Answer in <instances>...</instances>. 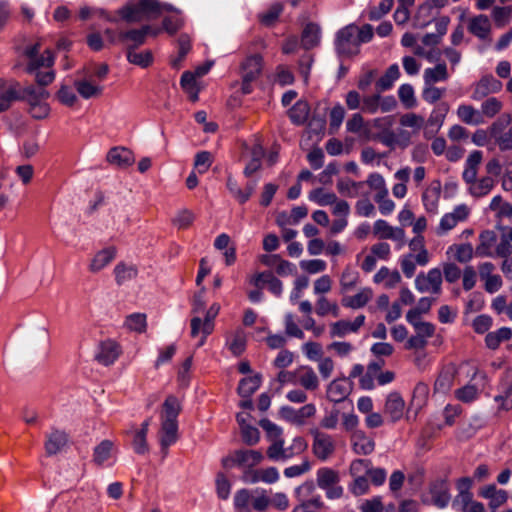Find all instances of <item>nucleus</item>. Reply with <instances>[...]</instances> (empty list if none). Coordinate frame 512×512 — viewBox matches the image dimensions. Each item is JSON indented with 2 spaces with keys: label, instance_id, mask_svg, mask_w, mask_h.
<instances>
[{
  "label": "nucleus",
  "instance_id": "1",
  "mask_svg": "<svg viewBox=\"0 0 512 512\" xmlns=\"http://www.w3.org/2000/svg\"><path fill=\"white\" fill-rule=\"evenodd\" d=\"M49 97L50 93L46 88L32 84L19 91V101L27 104V112L35 120H43L49 116L51 111Z\"/></svg>",
  "mask_w": 512,
  "mask_h": 512
},
{
  "label": "nucleus",
  "instance_id": "2",
  "mask_svg": "<svg viewBox=\"0 0 512 512\" xmlns=\"http://www.w3.org/2000/svg\"><path fill=\"white\" fill-rule=\"evenodd\" d=\"M161 13L162 5L158 0H136L118 10L121 19L127 23L156 19Z\"/></svg>",
  "mask_w": 512,
  "mask_h": 512
},
{
  "label": "nucleus",
  "instance_id": "3",
  "mask_svg": "<svg viewBox=\"0 0 512 512\" xmlns=\"http://www.w3.org/2000/svg\"><path fill=\"white\" fill-rule=\"evenodd\" d=\"M334 48L341 57H350L359 53L360 45L355 24L346 25L337 31Z\"/></svg>",
  "mask_w": 512,
  "mask_h": 512
},
{
  "label": "nucleus",
  "instance_id": "4",
  "mask_svg": "<svg viewBox=\"0 0 512 512\" xmlns=\"http://www.w3.org/2000/svg\"><path fill=\"white\" fill-rule=\"evenodd\" d=\"M489 134L501 151L512 149V117L502 114L489 127Z\"/></svg>",
  "mask_w": 512,
  "mask_h": 512
},
{
  "label": "nucleus",
  "instance_id": "5",
  "mask_svg": "<svg viewBox=\"0 0 512 512\" xmlns=\"http://www.w3.org/2000/svg\"><path fill=\"white\" fill-rule=\"evenodd\" d=\"M284 445L285 440L278 441V443H276L274 446H269L266 452L267 457L275 462H284L296 455L301 454L308 447L306 440L301 436L295 437L289 447H284Z\"/></svg>",
  "mask_w": 512,
  "mask_h": 512
},
{
  "label": "nucleus",
  "instance_id": "6",
  "mask_svg": "<svg viewBox=\"0 0 512 512\" xmlns=\"http://www.w3.org/2000/svg\"><path fill=\"white\" fill-rule=\"evenodd\" d=\"M264 456L258 450L239 449L222 459V465L225 468L238 466L242 468H253L261 463Z\"/></svg>",
  "mask_w": 512,
  "mask_h": 512
},
{
  "label": "nucleus",
  "instance_id": "7",
  "mask_svg": "<svg viewBox=\"0 0 512 512\" xmlns=\"http://www.w3.org/2000/svg\"><path fill=\"white\" fill-rule=\"evenodd\" d=\"M313 437L312 452L314 456L321 460H328L335 452L336 445L333 437L318 428L310 429Z\"/></svg>",
  "mask_w": 512,
  "mask_h": 512
},
{
  "label": "nucleus",
  "instance_id": "8",
  "mask_svg": "<svg viewBox=\"0 0 512 512\" xmlns=\"http://www.w3.org/2000/svg\"><path fill=\"white\" fill-rule=\"evenodd\" d=\"M263 66V58L259 54H254L245 59L242 63V86L243 94H250L252 92V82H254L260 75Z\"/></svg>",
  "mask_w": 512,
  "mask_h": 512
},
{
  "label": "nucleus",
  "instance_id": "9",
  "mask_svg": "<svg viewBox=\"0 0 512 512\" xmlns=\"http://www.w3.org/2000/svg\"><path fill=\"white\" fill-rule=\"evenodd\" d=\"M159 32V29H154L150 25H143L138 29H130L120 32L118 38L119 42L126 45V50L137 49L146 42L148 35L156 36Z\"/></svg>",
  "mask_w": 512,
  "mask_h": 512
},
{
  "label": "nucleus",
  "instance_id": "10",
  "mask_svg": "<svg viewBox=\"0 0 512 512\" xmlns=\"http://www.w3.org/2000/svg\"><path fill=\"white\" fill-rule=\"evenodd\" d=\"M442 272L439 268L430 269L427 274L419 273L415 279V288L420 293L430 292L439 295L442 291Z\"/></svg>",
  "mask_w": 512,
  "mask_h": 512
},
{
  "label": "nucleus",
  "instance_id": "11",
  "mask_svg": "<svg viewBox=\"0 0 512 512\" xmlns=\"http://www.w3.org/2000/svg\"><path fill=\"white\" fill-rule=\"evenodd\" d=\"M428 493L430 503L439 509H444L451 501L450 485L447 479L437 478L429 483Z\"/></svg>",
  "mask_w": 512,
  "mask_h": 512
},
{
  "label": "nucleus",
  "instance_id": "12",
  "mask_svg": "<svg viewBox=\"0 0 512 512\" xmlns=\"http://www.w3.org/2000/svg\"><path fill=\"white\" fill-rule=\"evenodd\" d=\"M279 413L286 421L301 426L305 424L307 418H311L315 415L316 407L312 403L306 404L299 409H294L291 406H283Z\"/></svg>",
  "mask_w": 512,
  "mask_h": 512
},
{
  "label": "nucleus",
  "instance_id": "13",
  "mask_svg": "<svg viewBox=\"0 0 512 512\" xmlns=\"http://www.w3.org/2000/svg\"><path fill=\"white\" fill-rule=\"evenodd\" d=\"M373 232L380 239H390L399 243L398 248H402L405 244V231L399 227H392L383 219L375 221Z\"/></svg>",
  "mask_w": 512,
  "mask_h": 512
},
{
  "label": "nucleus",
  "instance_id": "14",
  "mask_svg": "<svg viewBox=\"0 0 512 512\" xmlns=\"http://www.w3.org/2000/svg\"><path fill=\"white\" fill-rule=\"evenodd\" d=\"M362 466L365 467L366 473L374 486H381L385 483L387 477L386 470L384 468H372L370 460L367 459L354 460L350 465V473L355 475Z\"/></svg>",
  "mask_w": 512,
  "mask_h": 512
},
{
  "label": "nucleus",
  "instance_id": "15",
  "mask_svg": "<svg viewBox=\"0 0 512 512\" xmlns=\"http://www.w3.org/2000/svg\"><path fill=\"white\" fill-rule=\"evenodd\" d=\"M502 89V83L493 75L483 76L474 86L471 98L479 101L490 94L499 92Z\"/></svg>",
  "mask_w": 512,
  "mask_h": 512
},
{
  "label": "nucleus",
  "instance_id": "16",
  "mask_svg": "<svg viewBox=\"0 0 512 512\" xmlns=\"http://www.w3.org/2000/svg\"><path fill=\"white\" fill-rule=\"evenodd\" d=\"M365 319V315L361 314L358 315L352 322L347 320H339L337 322H334L330 325V336L332 338H342L349 333H357L359 329L364 325Z\"/></svg>",
  "mask_w": 512,
  "mask_h": 512
},
{
  "label": "nucleus",
  "instance_id": "17",
  "mask_svg": "<svg viewBox=\"0 0 512 512\" xmlns=\"http://www.w3.org/2000/svg\"><path fill=\"white\" fill-rule=\"evenodd\" d=\"M121 354L120 346L113 340H105L98 345L95 359L102 365L113 364Z\"/></svg>",
  "mask_w": 512,
  "mask_h": 512
},
{
  "label": "nucleus",
  "instance_id": "18",
  "mask_svg": "<svg viewBox=\"0 0 512 512\" xmlns=\"http://www.w3.org/2000/svg\"><path fill=\"white\" fill-rule=\"evenodd\" d=\"M252 283L259 289H263L267 286L268 290L276 297H280L283 293L282 281L279 280L271 271L257 273L253 277Z\"/></svg>",
  "mask_w": 512,
  "mask_h": 512
},
{
  "label": "nucleus",
  "instance_id": "19",
  "mask_svg": "<svg viewBox=\"0 0 512 512\" xmlns=\"http://www.w3.org/2000/svg\"><path fill=\"white\" fill-rule=\"evenodd\" d=\"M352 385L350 381L343 377L333 380L327 388V398L334 403L344 401L350 394Z\"/></svg>",
  "mask_w": 512,
  "mask_h": 512
},
{
  "label": "nucleus",
  "instance_id": "20",
  "mask_svg": "<svg viewBox=\"0 0 512 512\" xmlns=\"http://www.w3.org/2000/svg\"><path fill=\"white\" fill-rule=\"evenodd\" d=\"M468 31L480 40H488L491 33V22L487 15L480 14L468 20Z\"/></svg>",
  "mask_w": 512,
  "mask_h": 512
},
{
  "label": "nucleus",
  "instance_id": "21",
  "mask_svg": "<svg viewBox=\"0 0 512 512\" xmlns=\"http://www.w3.org/2000/svg\"><path fill=\"white\" fill-rule=\"evenodd\" d=\"M455 376L456 369L454 365L449 364L444 366L435 380L434 392L440 394L448 393L454 384Z\"/></svg>",
  "mask_w": 512,
  "mask_h": 512
},
{
  "label": "nucleus",
  "instance_id": "22",
  "mask_svg": "<svg viewBox=\"0 0 512 512\" xmlns=\"http://www.w3.org/2000/svg\"><path fill=\"white\" fill-rule=\"evenodd\" d=\"M107 161L120 168H127L135 162L134 154L125 147H114L107 153Z\"/></svg>",
  "mask_w": 512,
  "mask_h": 512
},
{
  "label": "nucleus",
  "instance_id": "23",
  "mask_svg": "<svg viewBox=\"0 0 512 512\" xmlns=\"http://www.w3.org/2000/svg\"><path fill=\"white\" fill-rule=\"evenodd\" d=\"M479 244L476 247V255L479 257H494L497 243V235L492 230H484L479 234Z\"/></svg>",
  "mask_w": 512,
  "mask_h": 512
},
{
  "label": "nucleus",
  "instance_id": "24",
  "mask_svg": "<svg viewBox=\"0 0 512 512\" xmlns=\"http://www.w3.org/2000/svg\"><path fill=\"white\" fill-rule=\"evenodd\" d=\"M353 451L358 455H369L375 449V442L362 430H355L351 436Z\"/></svg>",
  "mask_w": 512,
  "mask_h": 512
},
{
  "label": "nucleus",
  "instance_id": "25",
  "mask_svg": "<svg viewBox=\"0 0 512 512\" xmlns=\"http://www.w3.org/2000/svg\"><path fill=\"white\" fill-rule=\"evenodd\" d=\"M178 438V421L161 420L160 445L162 450H167Z\"/></svg>",
  "mask_w": 512,
  "mask_h": 512
},
{
  "label": "nucleus",
  "instance_id": "26",
  "mask_svg": "<svg viewBox=\"0 0 512 512\" xmlns=\"http://www.w3.org/2000/svg\"><path fill=\"white\" fill-rule=\"evenodd\" d=\"M405 402L398 392H391L386 399L384 411L391 418L392 422H396L403 416Z\"/></svg>",
  "mask_w": 512,
  "mask_h": 512
},
{
  "label": "nucleus",
  "instance_id": "27",
  "mask_svg": "<svg viewBox=\"0 0 512 512\" xmlns=\"http://www.w3.org/2000/svg\"><path fill=\"white\" fill-rule=\"evenodd\" d=\"M321 40V29L316 23L306 24L301 35V45L304 49L310 50L319 45Z\"/></svg>",
  "mask_w": 512,
  "mask_h": 512
},
{
  "label": "nucleus",
  "instance_id": "28",
  "mask_svg": "<svg viewBox=\"0 0 512 512\" xmlns=\"http://www.w3.org/2000/svg\"><path fill=\"white\" fill-rule=\"evenodd\" d=\"M54 55L50 49H46L43 54L37 55L35 58H32L28 61L25 72L28 74H33L40 70L41 68H52L54 65Z\"/></svg>",
  "mask_w": 512,
  "mask_h": 512
},
{
  "label": "nucleus",
  "instance_id": "29",
  "mask_svg": "<svg viewBox=\"0 0 512 512\" xmlns=\"http://www.w3.org/2000/svg\"><path fill=\"white\" fill-rule=\"evenodd\" d=\"M116 256L115 247H107L95 254L89 265V270L93 273L99 272L114 260Z\"/></svg>",
  "mask_w": 512,
  "mask_h": 512
},
{
  "label": "nucleus",
  "instance_id": "30",
  "mask_svg": "<svg viewBox=\"0 0 512 512\" xmlns=\"http://www.w3.org/2000/svg\"><path fill=\"white\" fill-rule=\"evenodd\" d=\"M441 194V184L439 181L433 182L422 194V202L428 212L435 213L438 207V201Z\"/></svg>",
  "mask_w": 512,
  "mask_h": 512
},
{
  "label": "nucleus",
  "instance_id": "31",
  "mask_svg": "<svg viewBox=\"0 0 512 512\" xmlns=\"http://www.w3.org/2000/svg\"><path fill=\"white\" fill-rule=\"evenodd\" d=\"M74 87L78 94L84 99L100 96L103 92L102 86L95 84L88 79L75 80Z\"/></svg>",
  "mask_w": 512,
  "mask_h": 512
},
{
  "label": "nucleus",
  "instance_id": "32",
  "mask_svg": "<svg viewBox=\"0 0 512 512\" xmlns=\"http://www.w3.org/2000/svg\"><path fill=\"white\" fill-rule=\"evenodd\" d=\"M400 77V70L397 64L388 67L384 75H382L375 83L377 92L381 93L391 89L394 82Z\"/></svg>",
  "mask_w": 512,
  "mask_h": 512
},
{
  "label": "nucleus",
  "instance_id": "33",
  "mask_svg": "<svg viewBox=\"0 0 512 512\" xmlns=\"http://www.w3.org/2000/svg\"><path fill=\"white\" fill-rule=\"evenodd\" d=\"M316 481L320 489H327L329 486L338 484L340 481L339 473L329 467L319 468L316 472Z\"/></svg>",
  "mask_w": 512,
  "mask_h": 512
},
{
  "label": "nucleus",
  "instance_id": "34",
  "mask_svg": "<svg viewBox=\"0 0 512 512\" xmlns=\"http://www.w3.org/2000/svg\"><path fill=\"white\" fill-rule=\"evenodd\" d=\"M457 116L459 119L468 125H479L484 123L479 110L471 105L462 104L457 108Z\"/></svg>",
  "mask_w": 512,
  "mask_h": 512
},
{
  "label": "nucleus",
  "instance_id": "35",
  "mask_svg": "<svg viewBox=\"0 0 512 512\" xmlns=\"http://www.w3.org/2000/svg\"><path fill=\"white\" fill-rule=\"evenodd\" d=\"M67 435L63 431L55 430L48 435L45 442V449L48 455L58 453L67 443Z\"/></svg>",
  "mask_w": 512,
  "mask_h": 512
},
{
  "label": "nucleus",
  "instance_id": "36",
  "mask_svg": "<svg viewBox=\"0 0 512 512\" xmlns=\"http://www.w3.org/2000/svg\"><path fill=\"white\" fill-rule=\"evenodd\" d=\"M449 75L445 63H439L433 68H426L424 71V84L433 85L436 82L446 81Z\"/></svg>",
  "mask_w": 512,
  "mask_h": 512
},
{
  "label": "nucleus",
  "instance_id": "37",
  "mask_svg": "<svg viewBox=\"0 0 512 512\" xmlns=\"http://www.w3.org/2000/svg\"><path fill=\"white\" fill-rule=\"evenodd\" d=\"M310 113L309 104L306 101H297L289 110V118L296 125H303Z\"/></svg>",
  "mask_w": 512,
  "mask_h": 512
},
{
  "label": "nucleus",
  "instance_id": "38",
  "mask_svg": "<svg viewBox=\"0 0 512 512\" xmlns=\"http://www.w3.org/2000/svg\"><path fill=\"white\" fill-rule=\"evenodd\" d=\"M512 337V330L508 327H501L496 331L489 332L485 337L486 346L489 349L495 350L504 341Z\"/></svg>",
  "mask_w": 512,
  "mask_h": 512
},
{
  "label": "nucleus",
  "instance_id": "39",
  "mask_svg": "<svg viewBox=\"0 0 512 512\" xmlns=\"http://www.w3.org/2000/svg\"><path fill=\"white\" fill-rule=\"evenodd\" d=\"M372 297V290L370 288H363L354 296L342 299V305L352 309L364 307Z\"/></svg>",
  "mask_w": 512,
  "mask_h": 512
},
{
  "label": "nucleus",
  "instance_id": "40",
  "mask_svg": "<svg viewBox=\"0 0 512 512\" xmlns=\"http://www.w3.org/2000/svg\"><path fill=\"white\" fill-rule=\"evenodd\" d=\"M299 372H301V374L297 378V383L306 390H316L318 388L319 380L312 367L302 366Z\"/></svg>",
  "mask_w": 512,
  "mask_h": 512
},
{
  "label": "nucleus",
  "instance_id": "41",
  "mask_svg": "<svg viewBox=\"0 0 512 512\" xmlns=\"http://www.w3.org/2000/svg\"><path fill=\"white\" fill-rule=\"evenodd\" d=\"M19 83L14 81L7 89L0 93V113L7 111L14 101H19Z\"/></svg>",
  "mask_w": 512,
  "mask_h": 512
},
{
  "label": "nucleus",
  "instance_id": "42",
  "mask_svg": "<svg viewBox=\"0 0 512 512\" xmlns=\"http://www.w3.org/2000/svg\"><path fill=\"white\" fill-rule=\"evenodd\" d=\"M260 385L261 376L258 374L243 378L238 385V394L242 398H249L260 387Z\"/></svg>",
  "mask_w": 512,
  "mask_h": 512
},
{
  "label": "nucleus",
  "instance_id": "43",
  "mask_svg": "<svg viewBox=\"0 0 512 512\" xmlns=\"http://www.w3.org/2000/svg\"><path fill=\"white\" fill-rule=\"evenodd\" d=\"M181 411V405L177 397L169 395L163 403V412L161 420L177 421L178 415Z\"/></svg>",
  "mask_w": 512,
  "mask_h": 512
},
{
  "label": "nucleus",
  "instance_id": "44",
  "mask_svg": "<svg viewBox=\"0 0 512 512\" xmlns=\"http://www.w3.org/2000/svg\"><path fill=\"white\" fill-rule=\"evenodd\" d=\"M115 280L118 285H122L127 281L134 279L138 270L134 265H127L123 262L118 263L114 268Z\"/></svg>",
  "mask_w": 512,
  "mask_h": 512
},
{
  "label": "nucleus",
  "instance_id": "45",
  "mask_svg": "<svg viewBox=\"0 0 512 512\" xmlns=\"http://www.w3.org/2000/svg\"><path fill=\"white\" fill-rule=\"evenodd\" d=\"M283 12V4L277 2L272 4L267 10L258 15L260 23L266 27L273 26L281 13Z\"/></svg>",
  "mask_w": 512,
  "mask_h": 512
},
{
  "label": "nucleus",
  "instance_id": "46",
  "mask_svg": "<svg viewBox=\"0 0 512 512\" xmlns=\"http://www.w3.org/2000/svg\"><path fill=\"white\" fill-rule=\"evenodd\" d=\"M259 425L266 432L268 440L271 441V444L269 446H274L276 443H278V441H284V438L282 437V428L273 423L272 421H270L269 419H261L259 421Z\"/></svg>",
  "mask_w": 512,
  "mask_h": 512
},
{
  "label": "nucleus",
  "instance_id": "47",
  "mask_svg": "<svg viewBox=\"0 0 512 512\" xmlns=\"http://www.w3.org/2000/svg\"><path fill=\"white\" fill-rule=\"evenodd\" d=\"M494 185L495 181L493 178L489 176L482 177L470 186V193L474 197H483L493 189Z\"/></svg>",
  "mask_w": 512,
  "mask_h": 512
},
{
  "label": "nucleus",
  "instance_id": "48",
  "mask_svg": "<svg viewBox=\"0 0 512 512\" xmlns=\"http://www.w3.org/2000/svg\"><path fill=\"white\" fill-rule=\"evenodd\" d=\"M429 391L428 384L424 382L417 383L413 390L411 405L417 410L421 409L427 403Z\"/></svg>",
  "mask_w": 512,
  "mask_h": 512
},
{
  "label": "nucleus",
  "instance_id": "49",
  "mask_svg": "<svg viewBox=\"0 0 512 512\" xmlns=\"http://www.w3.org/2000/svg\"><path fill=\"white\" fill-rule=\"evenodd\" d=\"M136 49H128L127 50V60L134 64V65H138L142 68H146L148 67L152 61H153V56H152V53L150 50H145V51H142V52H136L135 51Z\"/></svg>",
  "mask_w": 512,
  "mask_h": 512
},
{
  "label": "nucleus",
  "instance_id": "50",
  "mask_svg": "<svg viewBox=\"0 0 512 512\" xmlns=\"http://www.w3.org/2000/svg\"><path fill=\"white\" fill-rule=\"evenodd\" d=\"M220 306L218 304H212L207 310L204 321H203V338L199 343V346L204 344L205 338L212 333L214 329V319L218 315Z\"/></svg>",
  "mask_w": 512,
  "mask_h": 512
},
{
  "label": "nucleus",
  "instance_id": "51",
  "mask_svg": "<svg viewBox=\"0 0 512 512\" xmlns=\"http://www.w3.org/2000/svg\"><path fill=\"white\" fill-rule=\"evenodd\" d=\"M503 108V103L496 97H489L481 104V116H485L487 118H493Z\"/></svg>",
  "mask_w": 512,
  "mask_h": 512
},
{
  "label": "nucleus",
  "instance_id": "52",
  "mask_svg": "<svg viewBox=\"0 0 512 512\" xmlns=\"http://www.w3.org/2000/svg\"><path fill=\"white\" fill-rule=\"evenodd\" d=\"M309 199L320 206H328L333 205L338 198L332 192H325L322 188H317L310 192Z\"/></svg>",
  "mask_w": 512,
  "mask_h": 512
},
{
  "label": "nucleus",
  "instance_id": "53",
  "mask_svg": "<svg viewBox=\"0 0 512 512\" xmlns=\"http://www.w3.org/2000/svg\"><path fill=\"white\" fill-rule=\"evenodd\" d=\"M359 281V273L353 270L351 267H346L342 272L340 279V286L342 292H348L352 290Z\"/></svg>",
  "mask_w": 512,
  "mask_h": 512
},
{
  "label": "nucleus",
  "instance_id": "54",
  "mask_svg": "<svg viewBox=\"0 0 512 512\" xmlns=\"http://www.w3.org/2000/svg\"><path fill=\"white\" fill-rule=\"evenodd\" d=\"M363 184V182H355L350 179H340L337 182V189L342 195L354 198L358 195V190Z\"/></svg>",
  "mask_w": 512,
  "mask_h": 512
},
{
  "label": "nucleus",
  "instance_id": "55",
  "mask_svg": "<svg viewBox=\"0 0 512 512\" xmlns=\"http://www.w3.org/2000/svg\"><path fill=\"white\" fill-rule=\"evenodd\" d=\"M398 96L407 109L413 108L417 104L413 86L410 84H402L398 89Z\"/></svg>",
  "mask_w": 512,
  "mask_h": 512
},
{
  "label": "nucleus",
  "instance_id": "56",
  "mask_svg": "<svg viewBox=\"0 0 512 512\" xmlns=\"http://www.w3.org/2000/svg\"><path fill=\"white\" fill-rule=\"evenodd\" d=\"M315 492V485L313 481H306L294 490V495L298 502H305L313 500Z\"/></svg>",
  "mask_w": 512,
  "mask_h": 512
},
{
  "label": "nucleus",
  "instance_id": "57",
  "mask_svg": "<svg viewBox=\"0 0 512 512\" xmlns=\"http://www.w3.org/2000/svg\"><path fill=\"white\" fill-rule=\"evenodd\" d=\"M113 443L110 440H103L94 449L93 458L94 461L101 465L109 459L112 451Z\"/></svg>",
  "mask_w": 512,
  "mask_h": 512
},
{
  "label": "nucleus",
  "instance_id": "58",
  "mask_svg": "<svg viewBox=\"0 0 512 512\" xmlns=\"http://www.w3.org/2000/svg\"><path fill=\"white\" fill-rule=\"evenodd\" d=\"M478 388L475 385H465L455 391V397L464 403H471L478 398Z\"/></svg>",
  "mask_w": 512,
  "mask_h": 512
},
{
  "label": "nucleus",
  "instance_id": "59",
  "mask_svg": "<svg viewBox=\"0 0 512 512\" xmlns=\"http://www.w3.org/2000/svg\"><path fill=\"white\" fill-rule=\"evenodd\" d=\"M323 506L324 503L321 500V496L316 495L311 501L298 502V505L293 508L292 512H318Z\"/></svg>",
  "mask_w": 512,
  "mask_h": 512
},
{
  "label": "nucleus",
  "instance_id": "60",
  "mask_svg": "<svg viewBox=\"0 0 512 512\" xmlns=\"http://www.w3.org/2000/svg\"><path fill=\"white\" fill-rule=\"evenodd\" d=\"M125 325L133 331L144 332L146 329V315L142 313H133L126 318Z\"/></svg>",
  "mask_w": 512,
  "mask_h": 512
},
{
  "label": "nucleus",
  "instance_id": "61",
  "mask_svg": "<svg viewBox=\"0 0 512 512\" xmlns=\"http://www.w3.org/2000/svg\"><path fill=\"white\" fill-rule=\"evenodd\" d=\"M251 494L247 489H240L234 495L235 509L240 512L249 511V503L251 502Z\"/></svg>",
  "mask_w": 512,
  "mask_h": 512
},
{
  "label": "nucleus",
  "instance_id": "62",
  "mask_svg": "<svg viewBox=\"0 0 512 512\" xmlns=\"http://www.w3.org/2000/svg\"><path fill=\"white\" fill-rule=\"evenodd\" d=\"M393 0H381L377 7H372L369 10L368 18L371 21H377L381 19L384 15L389 13L393 6Z\"/></svg>",
  "mask_w": 512,
  "mask_h": 512
},
{
  "label": "nucleus",
  "instance_id": "63",
  "mask_svg": "<svg viewBox=\"0 0 512 512\" xmlns=\"http://www.w3.org/2000/svg\"><path fill=\"white\" fill-rule=\"evenodd\" d=\"M494 401L500 404L503 410H510L512 408V382L503 387L501 394L494 397Z\"/></svg>",
  "mask_w": 512,
  "mask_h": 512
},
{
  "label": "nucleus",
  "instance_id": "64",
  "mask_svg": "<svg viewBox=\"0 0 512 512\" xmlns=\"http://www.w3.org/2000/svg\"><path fill=\"white\" fill-rule=\"evenodd\" d=\"M359 510L361 512H382L384 510L382 497L375 496L371 499L364 500L359 506Z\"/></svg>",
  "mask_w": 512,
  "mask_h": 512
}]
</instances>
